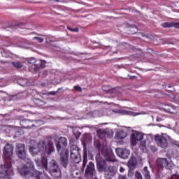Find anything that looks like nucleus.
I'll return each mask as SVG.
<instances>
[{"label": "nucleus", "instance_id": "obj_33", "mask_svg": "<svg viewBox=\"0 0 179 179\" xmlns=\"http://www.w3.org/2000/svg\"><path fill=\"white\" fill-rule=\"evenodd\" d=\"M117 92V90L115 88H110L108 94H114Z\"/></svg>", "mask_w": 179, "mask_h": 179}, {"label": "nucleus", "instance_id": "obj_22", "mask_svg": "<svg viewBox=\"0 0 179 179\" xmlns=\"http://www.w3.org/2000/svg\"><path fill=\"white\" fill-rule=\"evenodd\" d=\"M34 103L38 107H42V106H45V101L40 99H35L34 101Z\"/></svg>", "mask_w": 179, "mask_h": 179}, {"label": "nucleus", "instance_id": "obj_40", "mask_svg": "<svg viewBox=\"0 0 179 179\" xmlns=\"http://www.w3.org/2000/svg\"><path fill=\"white\" fill-rule=\"evenodd\" d=\"M118 179H128L126 175H120Z\"/></svg>", "mask_w": 179, "mask_h": 179}, {"label": "nucleus", "instance_id": "obj_15", "mask_svg": "<svg viewBox=\"0 0 179 179\" xmlns=\"http://www.w3.org/2000/svg\"><path fill=\"white\" fill-rule=\"evenodd\" d=\"M157 163V167L159 170H162L164 167H165L166 163V159L164 158H159L156 161Z\"/></svg>", "mask_w": 179, "mask_h": 179}, {"label": "nucleus", "instance_id": "obj_29", "mask_svg": "<svg viewBox=\"0 0 179 179\" xmlns=\"http://www.w3.org/2000/svg\"><path fill=\"white\" fill-rule=\"evenodd\" d=\"M134 169L132 168H129V171H128V177L129 178H133L134 177Z\"/></svg>", "mask_w": 179, "mask_h": 179}, {"label": "nucleus", "instance_id": "obj_49", "mask_svg": "<svg viewBox=\"0 0 179 179\" xmlns=\"http://www.w3.org/2000/svg\"><path fill=\"white\" fill-rule=\"evenodd\" d=\"M138 55H136L135 58H138Z\"/></svg>", "mask_w": 179, "mask_h": 179}, {"label": "nucleus", "instance_id": "obj_23", "mask_svg": "<svg viewBox=\"0 0 179 179\" xmlns=\"http://www.w3.org/2000/svg\"><path fill=\"white\" fill-rule=\"evenodd\" d=\"M116 136L118 139H124L127 137V134L123 130H121L117 132Z\"/></svg>", "mask_w": 179, "mask_h": 179}, {"label": "nucleus", "instance_id": "obj_35", "mask_svg": "<svg viewBox=\"0 0 179 179\" xmlns=\"http://www.w3.org/2000/svg\"><path fill=\"white\" fill-rule=\"evenodd\" d=\"M114 176H111L110 174H108L107 173H104V179H112V178H113Z\"/></svg>", "mask_w": 179, "mask_h": 179}, {"label": "nucleus", "instance_id": "obj_4", "mask_svg": "<svg viewBox=\"0 0 179 179\" xmlns=\"http://www.w3.org/2000/svg\"><path fill=\"white\" fill-rule=\"evenodd\" d=\"M94 146L99 151V153L103 155L107 162L114 163L117 160L110 148L102 146L101 141L99 139H94Z\"/></svg>", "mask_w": 179, "mask_h": 179}, {"label": "nucleus", "instance_id": "obj_51", "mask_svg": "<svg viewBox=\"0 0 179 179\" xmlns=\"http://www.w3.org/2000/svg\"><path fill=\"white\" fill-rule=\"evenodd\" d=\"M34 71H38V69H37V68H36V69L35 68V69H34Z\"/></svg>", "mask_w": 179, "mask_h": 179}, {"label": "nucleus", "instance_id": "obj_46", "mask_svg": "<svg viewBox=\"0 0 179 179\" xmlns=\"http://www.w3.org/2000/svg\"><path fill=\"white\" fill-rule=\"evenodd\" d=\"M74 135L76 136V138L78 137H80V136L81 135V134L80 132L78 133V135H76L75 133H74Z\"/></svg>", "mask_w": 179, "mask_h": 179}, {"label": "nucleus", "instance_id": "obj_7", "mask_svg": "<svg viewBox=\"0 0 179 179\" xmlns=\"http://www.w3.org/2000/svg\"><path fill=\"white\" fill-rule=\"evenodd\" d=\"M15 153L20 159H26L27 154L25 145L23 143H17L15 146Z\"/></svg>", "mask_w": 179, "mask_h": 179}, {"label": "nucleus", "instance_id": "obj_27", "mask_svg": "<svg viewBox=\"0 0 179 179\" xmlns=\"http://www.w3.org/2000/svg\"><path fill=\"white\" fill-rule=\"evenodd\" d=\"M135 178L136 179H143L142 173L139 171H136Z\"/></svg>", "mask_w": 179, "mask_h": 179}, {"label": "nucleus", "instance_id": "obj_5", "mask_svg": "<svg viewBox=\"0 0 179 179\" xmlns=\"http://www.w3.org/2000/svg\"><path fill=\"white\" fill-rule=\"evenodd\" d=\"M81 150L76 145H71L70 148V158L75 164H79L81 162L80 151Z\"/></svg>", "mask_w": 179, "mask_h": 179}, {"label": "nucleus", "instance_id": "obj_18", "mask_svg": "<svg viewBox=\"0 0 179 179\" xmlns=\"http://www.w3.org/2000/svg\"><path fill=\"white\" fill-rule=\"evenodd\" d=\"M87 163V152L86 150H84V153H83V166L81 168V171L82 172H84L85 169L86 167Z\"/></svg>", "mask_w": 179, "mask_h": 179}, {"label": "nucleus", "instance_id": "obj_56", "mask_svg": "<svg viewBox=\"0 0 179 179\" xmlns=\"http://www.w3.org/2000/svg\"><path fill=\"white\" fill-rule=\"evenodd\" d=\"M132 78H136V76H133Z\"/></svg>", "mask_w": 179, "mask_h": 179}, {"label": "nucleus", "instance_id": "obj_53", "mask_svg": "<svg viewBox=\"0 0 179 179\" xmlns=\"http://www.w3.org/2000/svg\"><path fill=\"white\" fill-rule=\"evenodd\" d=\"M134 57H135V56H131V58H134Z\"/></svg>", "mask_w": 179, "mask_h": 179}, {"label": "nucleus", "instance_id": "obj_8", "mask_svg": "<svg viewBox=\"0 0 179 179\" xmlns=\"http://www.w3.org/2000/svg\"><path fill=\"white\" fill-rule=\"evenodd\" d=\"M69 151L68 149H63L60 153V164L64 169L69 165Z\"/></svg>", "mask_w": 179, "mask_h": 179}, {"label": "nucleus", "instance_id": "obj_6", "mask_svg": "<svg viewBox=\"0 0 179 179\" xmlns=\"http://www.w3.org/2000/svg\"><path fill=\"white\" fill-rule=\"evenodd\" d=\"M96 162V168L99 172H105L107 171L108 166L106 163V159L105 160L102 158L100 153L96 154L95 157Z\"/></svg>", "mask_w": 179, "mask_h": 179}, {"label": "nucleus", "instance_id": "obj_34", "mask_svg": "<svg viewBox=\"0 0 179 179\" xmlns=\"http://www.w3.org/2000/svg\"><path fill=\"white\" fill-rule=\"evenodd\" d=\"M169 179H179V174L178 173H173Z\"/></svg>", "mask_w": 179, "mask_h": 179}, {"label": "nucleus", "instance_id": "obj_14", "mask_svg": "<svg viewBox=\"0 0 179 179\" xmlns=\"http://www.w3.org/2000/svg\"><path fill=\"white\" fill-rule=\"evenodd\" d=\"M33 121H31L29 120H22L20 122V124L22 128L29 129L31 128V123Z\"/></svg>", "mask_w": 179, "mask_h": 179}, {"label": "nucleus", "instance_id": "obj_20", "mask_svg": "<svg viewBox=\"0 0 179 179\" xmlns=\"http://www.w3.org/2000/svg\"><path fill=\"white\" fill-rule=\"evenodd\" d=\"M47 66V62L45 60H40L38 63L35 64V68H45Z\"/></svg>", "mask_w": 179, "mask_h": 179}, {"label": "nucleus", "instance_id": "obj_2", "mask_svg": "<svg viewBox=\"0 0 179 179\" xmlns=\"http://www.w3.org/2000/svg\"><path fill=\"white\" fill-rule=\"evenodd\" d=\"M14 146L7 143L3 148L4 164L0 166V179H10L14 176V169L12 168L10 162L13 157Z\"/></svg>", "mask_w": 179, "mask_h": 179}, {"label": "nucleus", "instance_id": "obj_25", "mask_svg": "<svg viewBox=\"0 0 179 179\" xmlns=\"http://www.w3.org/2000/svg\"><path fill=\"white\" fill-rule=\"evenodd\" d=\"M164 167L167 170H172V169L174 167V164H173L171 162H168L167 159H166V163L165 164Z\"/></svg>", "mask_w": 179, "mask_h": 179}, {"label": "nucleus", "instance_id": "obj_57", "mask_svg": "<svg viewBox=\"0 0 179 179\" xmlns=\"http://www.w3.org/2000/svg\"><path fill=\"white\" fill-rule=\"evenodd\" d=\"M178 113H179V111H178Z\"/></svg>", "mask_w": 179, "mask_h": 179}, {"label": "nucleus", "instance_id": "obj_3", "mask_svg": "<svg viewBox=\"0 0 179 179\" xmlns=\"http://www.w3.org/2000/svg\"><path fill=\"white\" fill-rule=\"evenodd\" d=\"M27 159V164L18 168L19 173L22 176L27 178H32L34 179H44L43 173L34 169L33 162L29 159Z\"/></svg>", "mask_w": 179, "mask_h": 179}, {"label": "nucleus", "instance_id": "obj_21", "mask_svg": "<svg viewBox=\"0 0 179 179\" xmlns=\"http://www.w3.org/2000/svg\"><path fill=\"white\" fill-rule=\"evenodd\" d=\"M137 166V161L136 159H131L128 162V167L129 169H135Z\"/></svg>", "mask_w": 179, "mask_h": 179}, {"label": "nucleus", "instance_id": "obj_30", "mask_svg": "<svg viewBox=\"0 0 179 179\" xmlns=\"http://www.w3.org/2000/svg\"><path fill=\"white\" fill-rule=\"evenodd\" d=\"M19 85L22 87H27L28 86V81L27 80L24 79L22 80V83H19Z\"/></svg>", "mask_w": 179, "mask_h": 179}, {"label": "nucleus", "instance_id": "obj_37", "mask_svg": "<svg viewBox=\"0 0 179 179\" xmlns=\"http://www.w3.org/2000/svg\"><path fill=\"white\" fill-rule=\"evenodd\" d=\"M68 30H70L71 31H74L78 33V31H79V29L78 28H71L69 27H67Z\"/></svg>", "mask_w": 179, "mask_h": 179}, {"label": "nucleus", "instance_id": "obj_44", "mask_svg": "<svg viewBox=\"0 0 179 179\" xmlns=\"http://www.w3.org/2000/svg\"><path fill=\"white\" fill-rule=\"evenodd\" d=\"M140 148H145V143H141Z\"/></svg>", "mask_w": 179, "mask_h": 179}, {"label": "nucleus", "instance_id": "obj_11", "mask_svg": "<svg viewBox=\"0 0 179 179\" xmlns=\"http://www.w3.org/2000/svg\"><path fill=\"white\" fill-rule=\"evenodd\" d=\"M155 140L157 145H159V148H162V149H166V148L168 147L167 139L164 136L157 135L155 137Z\"/></svg>", "mask_w": 179, "mask_h": 179}, {"label": "nucleus", "instance_id": "obj_50", "mask_svg": "<svg viewBox=\"0 0 179 179\" xmlns=\"http://www.w3.org/2000/svg\"><path fill=\"white\" fill-rule=\"evenodd\" d=\"M78 179H83V178L82 177H78Z\"/></svg>", "mask_w": 179, "mask_h": 179}, {"label": "nucleus", "instance_id": "obj_52", "mask_svg": "<svg viewBox=\"0 0 179 179\" xmlns=\"http://www.w3.org/2000/svg\"><path fill=\"white\" fill-rule=\"evenodd\" d=\"M140 71H143V69H139Z\"/></svg>", "mask_w": 179, "mask_h": 179}, {"label": "nucleus", "instance_id": "obj_41", "mask_svg": "<svg viewBox=\"0 0 179 179\" xmlns=\"http://www.w3.org/2000/svg\"><path fill=\"white\" fill-rule=\"evenodd\" d=\"M150 148H151V150L152 152H157V148L154 145H151Z\"/></svg>", "mask_w": 179, "mask_h": 179}, {"label": "nucleus", "instance_id": "obj_32", "mask_svg": "<svg viewBox=\"0 0 179 179\" xmlns=\"http://www.w3.org/2000/svg\"><path fill=\"white\" fill-rule=\"evenodd\" d=\"M164 27H173V22H164L162 24Z\"/></svg>", "mask_w": 179, "mask_h": 179}, {"label": "nucleus", "instance_id": "obj_47", "mask_svg": "<svg viewBox=\"0 0 179 179\" xmlns=\"http://www.w3.org/2000/svg\"><path fill=\"white\" fill-rule=\"evenodd\" d=\"M171 87H173V85H167L166 87V89H168V88H171Z\"/></svg>", "mask_w": 179, "mask_h": 179}, {"label": "nucleus", "instance_id": "obj_36", "mask_svg": "<svg viewBox=\"0 0 179 179\" xmlns=\"http://www.w3.org/2000/svg\"><path fill=\"white\" fill-rule=\"evenodd\" d=\"M34 40H37L38 43H43L44 41V39L43 38L38 37V36H35L33 38Z\"/></svg>", "mask_w": 179, "mask_h": 179}, {"label": "nucleus", "instance_id": "obj_9", "mask_svg": "<svg viewBox=\"0 0 179 179\" xmlns=\"http://www.w3.org/2000/svg\"><path fill=\"white\" fill-rule=\"evenodd\" d=\"M95 172L96 169L94 163L92 162H89L85 169V177L88 179H93V176H94Z\"/></svg>", "mask_w": 179, "mask_h": 179}, {"label": "nucleus", "instance_id": "obj_13", "mask_svg": "<svg viewBox=\"0 0 179 179\" xmlns=\"http://www.w3.org/2000/svg\"><path fill=\"white\" fill-rule=\"evenodd\" d=\"M115 151L118 157L124 159H127L131 154L130 150L124 148H117Z\"/></svg>", "mask_w": 179, "mask_h": 179}, {"label": "nucleus", "instance_id": "obj_48", "mask_svg": "<svg viewBox=\"0 0 179 179\" xmlns=\"http://www.w3.org/2000/svg\"><path fill=\"white\" fill-rule=\"evenodd\" d=\"M140 36H141V37H146V36H145V34H140Z\"/></svg>", "mask_w": 179, "mask_h": 179}, {"label": "nucleus", "instance_id": "obj_31", "mask_svg": "<svg viewBox=\"0 0 179 179\" xmlns=\"http://www.w3.org/2000/svg\"><path fill=\"white\" fill-rule=\"evenodd\" d=\"M101 89H102V90H103V92H105L106 94H108V92H109V90H110V87L107 86V85H104V86H103V87H101Z\"/></svg>", "mask_w": 179, "mask_h": 179}, {"label": "nucleus", "instance_id": "obj_38", "mask_svg": "<svg viewBox=\"0 0 179 179\" xmlns=\"http://www.w3.org/2000/svg\"><path fill=\"white\" fill-rule=\"evenodd\" d=\"M74 89H75L76 91H78L79 92H82V88H81V87H80L78 85L75 86Z\"/></svg>", "mask_w": 179, "mask_h": 179}, {"label": "nucleus", "instance_id": "obj_42", "mask_svg": "<svg viewBox=\"0 0 179 179\" xmlns=\"http://www.w3.org/2000/svg\"><path fill=\"white\" fill-rule=\"evenodd\" d=\"M50 95L55 96L57 94V92L55 91H51L49 92Z\"/></svg>", "mask_w": 179, "mask_h": 179}, {"label": "nucleus", "instance_id": "obj_54", "mask_svg": "<svg viewBox=\"0 0 179 179\" xmlns=\"http://www.w3.org/2000/svg\"><path fill=\"white\" fill-rule=\"evenodd\" d=\"M61 90V88H58V90Z\"/></svg>", "mask_w": 179, "mask_h": 179}, {"label": "nucleus", "instance_id": "obj_24", "mask_svg": "<svg viewBox=\"0 0 179 179\" xmlns=\"http://www.w3.org/2000/svg\"><path fill=\"white\" fill-rule=\"evenodd\" d=\"M42 124H43V122L41 120H36V121H34V124H33V122L31 123V128L32 127L38 128V127H41Z\"/></svg>", "mask_w": 179, "mask_h": 179}, {"label": "nucleus", "instance_id": "obj_26", "mask_svg": "<svg viewBox=\"0 0 179 179\" xmlns=\"http://www.w3.org/2000/svg\"><path fill=\"white\" fill-rule=\"evenodd\" d=\"M27 62L30 65L34 64V67L36 68V64H38V62H36L35 58L30 57L27 59Z\"/></svg>", "mask_w": 179, "mask_h": 179}, {"label": "nucleus", "instance_id": "obj_16", "mask_svg": "<svg viewBox=\"0 0 179 179\" xmlns=\"http://www.w3.org/2000/svg\"><path fill=\"white\" fill-rule=\"evenodd\" d=\"M106 173L110 175V176H115L117 173L115 166H108L106 171H104Z\"/></svg>", "mask_w": 179, "mask_h": 179}, {"label": "nucleus", "instance_id": "obj_10", "mask_svg": "<svg viewBox=\"0 0 179 179\" xmlns=\"http://www.w3.org/2000/svg\"><path fill=\"white\" fill-rule=\"evenodd\" d=\"M143 139V134L135 131L131 134V146H136L138 141H141Z\"/></svg>", "mask_w": 179, "mask_h": 179}, {"label": "nucleus", "instance_id": "obj_39", "mask_svg": "<svg viewBox=\"0 0 179 179\" xmlns=\"http://www.w3.org/2000/svg\"><path fill=\"white\" fill-rule=\"evenodd\" d=\"M172 27H176V29H179V23L178 22H172Z\"/></svg>", "mask_w": 179, "mask_h": 179}, {"label": "nucleus", "instance_id": "obj_55", "mask_svg": "<svg viewBox=\"0 0 179 179\" xmlns=\"http://www.w3.org/2000/svg\"><path fill=\"white\" fill-rule=\"evenodd\" d=\"M148 71H152V69H149V70H148Z\"/></svg>", "mask_w": 179, "mask_h": 179}, {"label": "nucleus", "instance_id": "obj_43", "mask_svg": "<svg viewBox=\"0 0 179 179\" xmlns=\"http://www.w3.org/2000/svg\"><path fill=\"white\" fill-rule=\"evenodd\" d=\"M122 115H128L129 112L127 110H123L122 111Z\"/></svg>", "mask_w": 179, "mask_h": 179}, {"label": "nucleus", "instance_id": "obj_12", "mask_svg": "<svg viewBox=\"0 0 179 179\" xmlns=\"http://www.w3.org/2000/svg\"><path fill=\"white\" fill-rule=\"evenodd\" d=\"M68 145V140L66 137H60L58 139L57 143H56V149L58 152L60 150H63V149H66L64 148H66Z\"/></svg>", "mask_w": 179, "mask_h": 179}, {"label": "nucleus", "instance_id": "obj_19", "mask_svg": "<svg viewBox=\"0 0 179 179\" xmlns=\"http://www.w3.org/2000/svg\"><path fill=\"white\" fill-rule=\"evenodd\" d=\"M96 134H97V136L101 139V140H103L106 137V132L104 129H98L97 131H96Z\"/></svg>", "mask_w": 179, "mask_h": 179}, {"label": "nucleus", "instance_id": "obj_28", "mask_svg": "<svg viewBox=\"0 0 179 179\" xmlns=\"http://www.w3.org/2000/svg\"><path fill=\"white\" fill-rule=\"evenodd\" d=\"M13 66L14 68H22V66H23V65L19 62H13Z\"/></svg>", "mask_w": 179, "mask_h": 179}, {"label": "nucleus", "instance_id": "obj_45", "mask_svg": "<svg viewBox=\"0 0 179 179\" xmlns=\"http://www.w3.org/2000/svg\"><path fill=\"white\" fill-rule=\"evenodd\" d=\"M124 168H122V166H121V168H120V173H123L124 171Z\"/></svg>", "mask_w": 179, "mask_h": 179}, {"label": "nucleus", "instance_id": "obj_1", "mask_svg": "<svg viewBox=\"0 0 179 179\" xmlns=\"http://www.w3.org/2000/svg\"><path fill=\"white\" fill-rule=\"evenodd\" d=\"M29 151L33 155L41 153V159H35L38 166L43 167L54 178H59L62 176V171L57 161L52 159L48 165L47 158L43 155H50L55 151L54 143L51 140L41 141L37 143L36 140L29 141Z\"/></svg>", "mask_w": 179, "mask_h": 179}, {"label": "nucleus", "instance_id": "obj_17", "mask_svg": "<svg viewBox=\"0 0 179 179\" xmlns=\"http://www.w3.org/2000/svg\"><path fill=\"white\" fill-rule=\"evenodd\" d=\"M142 174L144 177V179H152L150 176V172L148 168V166H144Z\"/></svg>", "mask_w": 179, "mask_h": 179}]
</instances>
